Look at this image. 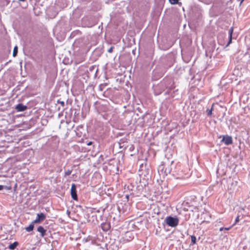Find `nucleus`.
Listing matches in <instances>:
<instances>
[{"mask_svg": "<svg viewBox=\"0 0 250 250\" xmlns=\"http://www.w3.org/2000/svg\"><path fill=\"white\" fill-rule=\"evenodd\" d=\"M179 0H169V2L172 4H176L178 3Z\"/></svg>", "mask_w": 250, "mask_h": 250, "instance_id": "12", "label": "nucleus"}, {"mask_svg": "<svg viewBox=\"0 0 250 250\" xmlns=\"http://www.w3.org/2000/svg\"><path fill=\"white\" fill-rule=\"evenodd\" d=\"M165 221L168 226L175 228L178 226L179 220L177 217L169 216L166 218Z\"/></svg>", "mask_w": 250, "mask_h": 250, "instance_id": "1", "label": "nucleus"}, {"mask_svg": "<svg viewBox=\"0 0 250 250\" xmlns=\"http://www.w3.org/2000/svg\"><path fill=\"white\" fill-rule=\"evenodd\" d=\"M71 195L72 198L74 200H78V197H77V192H76V187L74 184H73L71 185Z\"/></svg>", "mask_w": 250, "mask_h": 250, "instance_id": "3", "label": "nucleus"}, {"mask_svg": "<svg viewBox=\"0 0 250 250\" xmlns=\"http://www.w3.org/2000/svg\"><path fill=\"white\" fill-rule=\"evenodd\" d=\"M239 217H240V216L239 215H238L235 219L234 223L232 225V226H233L234 225H235L237 223H238L239 221Z\"/></svg>", "mask_w": 250, "mask_h": 250, "instance_id": "15", "label": "nucleus"}, {"mask_svg": "<svg viewBox=\"0 0 250 250\" xmlns=\"http://www.w3.org/2000/svg\"><path fill=\"white\" fill-rule=\"evenodd\" d=\"M27 106L23 105L22 104H19L15 106V109L18 112H22L25 111L27 109Z\"/></svg>", "mask_w": 250, "mask_h": 250, "instance_id": "4", "label": "nucleus"}, {"mask_svg": "<svg viewBox=\"0 0 250 250\" xmlns=\"http://www.w3.org/2000/svg\"><path fill=\"white\" fill-rule=\"evenodd\" d=\"M191 241L193 244H195L196 243V238L194 235L191 236Z\"/></svg>", "mask_w": 250, "mask_h": 250, "instance_id": "11", "label": "nucleus"}, {"mask_svg": "<svg viewBox=\"0 0 250 250\" xmlns=\"http://www.w3.org/2000/svg\"><path fill=\"white\" fill-rule=\"evenodd\" d=\"M113 47L112 46H111L108 50V52L109 53H112V51H113Z\"/></svg>", "mask_w": 250, "mask_h": 250, "instance_id": "16", "label": "nucleus"}, {"mask_svg": "<svg viewBox=\"0 0 250 250\" xmlns=\"http://www.w3.org/2000/svg\"><path fill=\"white\" fill-rule=\"evenodd\" d=\"M34 224L35 223H33V222L32 221V222L30 224V225L28 227H26L25 228V230L28 232H30L32 230H33V229H34Z\"/></svg>", "mask_w": 250, "mask_h": 250, "instance_id": "8", "label": "nucleus"}, {"mask_svg": "<svg viewBox=\"0 0 250 250\" xmlns=\"http://www.w3.org/2000/svg\"><path fill=\"white\" fill-rule=\"evenodd\" d=\"M37 231L41 233L42 237H43L45 235L46 230L41 226L38 228Z\"/></svg>", "mask_w": 250, "mask_h": 250, "instance_id": "6", "label": "nucleus"}, {"mask_svg": "<svg viewBox=\"0 0 250 250\" xmlns=\"http://www.w3.org/2000/svg\"><path fill=\"white\" fill-rule=\"evenodd\" d=\"M3 186L0 185V190L3 189Z\"/></svg>", "mask_w": 250, "mask_h": 250, "instance_id": "20", "label": "nucleus"}, {"mask_svg": "<svg viewBox=\"0 0 250 250\" xmlns=\"http://www.w3.org/2000/svg\"><path fill=\"white\" fill-rule=\"evenodd\" d=\"M46 218L45 215L41 212L37 214V218L33 222V223L38 224L43 221Z\"/></svg>", "mask_w": 250, "mask_h": 250, "instance_id": "2", "label": "nucleus"}, {"mask_svg": "<svg viewBox=\"0 0 250 250\" xmlns=\"http://www.w3.org/2000/svg\"><path fill=\"white\" fill-rule=\"evenodd\" d=\"M212 107L210 109H207V112L208 116H211L212 114Z\"/></svg>", "mask_w": 250, "mask_h": 250, "instance_id": "14", "label": "nucleus"}, {"mask_svg": "<svg viewBox=\"0 0 250 250\" xmlns=\"http://www.w3.org/2000/svg\"><path fill=\"white\" fill-rule=\"evenodd\" d=\"M240 209H241V210H244V208H240Z\"/></svg>", "mask_w": 250, "mask_h": 250, "instance_id": "23", "label": "nucleus"}, {"mask_svg": "<svg viewBox=\"0 0 250 250\" xmlns=\"http://www.w3.org/2000/svg\"><path fill=\"white\" fill-rule=\"evenodd\" d=\"M92 143L91 142H89L87 144V145H88V146H90V145H91L92 144Z\"/></svg>", "mask_w": 250, "mask_h": 250, "instance_id": "22", "label": "nucleus"}, {"mask_svg": "<svg viewBox=\"0 0 250 250\" xmlns=\"http://www.w3.org/2000/svg\"><path fill=\"white\" fill-rule=\"evenodd\" d=\"M71 172H72V170H69V169L67 170L65 172L64 176L66 177L67 176H68V175H70Z\"/></svg>", "mask_w": 250, "mask_h": 250, "instance_id": "13", "label": "nucleus"}, {"mask_svg": "<svg viewBox=\"0 0 250 250\" xmlns=\"http://www.w3.org/2000/svg\"><path fill=\"white\" fill-rule=\"evenodd\" d=\"M20 1H24L25 0H19Z\"/></svg>", "mask_w": 250, "mask_h": 250, "instance_id": "24", "label": "nucleus"}, {"mask_svg": "<svg viewBox=\"0 0 250 250\" xmlns=\"http://www.w3.org/2000/svg\"><path fill=\"white\" fill-rule=\"evenodd\" d=\"M244 0H242L241 1V3H242L243 1Z\"/></svg>", "mask_w": 250, "mask_h": 250, "instance_id": "25", "label": "nucleus"}, {"mask_svg": "<svg viewBox=\"0 0 250 250\" xmlns=\"http://www.w3.org/2000/svg\"><path fill=\"white\" fill-rule=\"evenodd\" d=\"M226 145H229L232 144V138L230 136H227L224 137L222 140Z\"/></svg>", "mask_w": 250, "mask_h": 250, "instance_id": "5", "label": "nucleus"}, {"mask_svg": "<svg viewBox=\"0 0 250 250\" xmlns=\"http://www.w3.org/2000/svg\"><path fill=\"white\" fill-rule=\"evenodd\" d=\"M163 165H161V166H160L159 167V169H163Z\"/></svg>", "mask_w": 250, "mask_h": 250, "instance_id": "18", "label": "nucleus"}, {"mask_svg": "<svg viewBox=\"0 0 250 250\" xmlns=\"http://www.w3.org/2000/svg\"><path fill=\"white\" fill-rule=\"evenodd\" d=\"M18 245V243L17 242H15L14 243L9 245L8 248L10 250H13L17 247Z\"/></svg>", "mask_w": 250, "mask_h": 250, "instance_id": "9", "label": "nucleus"}, {"mask_svg": "<svg viewBox=\"0 0 250 250\" xmlns=\"http://www.w3.org/2000/svg\"><path fill=\"white\" fill-rule=\"evenodd\" d=\"M224 229V228L222 227V228H220V231H222Z\"/></svg>", "mask_w": 250, "mask_h": 250, "instance_id": "21", "label": "nucleus"}, {"mask_svg": "<svg viewBox=\"0 0 250 250\" xmlns=\"http://www.w3.org/2000/svg\"><path fill=\"white\" fill-rule=\"evenodd\" d=\"M233 31V28L232 27H231L229 30V42H228V45H229L231 42L232 35Z\"/></svg>", "mask_w": 250, "mask_h": 250, "instance_id": "7", "label": "nucleus"}, {"mask_svg": "<svg viewBox=\"0 0 250 250\" xmlns=\"http://www.w3.org/2000/svg\"><path fill=\"white\" fill-rule=\"evenodd\" d=\"M17 53H18V47L15 46L14 48L13 52V57H16L17 55Z\"/></svg>", "mask_w": 250, "mask_h": 250, "instance_id": "10", "label": "nucleus"}, {"mask_svg": "<svg viewBox=\"0 0 250 250\" xmlns=\"http://www.w3.org/2000/svg\"><path fill=\"white\" fill-rule=\"evenodd\" d=\"M231 228V227H230L229 228H224V229L225 230H229Z\"/></svg>", "mask_w": 250, "mask_h": 250, "instance_id": "19", "label": "nucleus"}, {"mask_svg": "<svg viewBox=\"0 0 250 250\" xmlns=\"http://www.w3.org/2000/svg\"><path fill=\"white\" fill-rule=\"evenodd\" d=\"M59 103H60L63 106L64 105V102L63 101L59 102Z\"/></svg>", "mask_w": 250, "mask_h": 250, "instance_id": "17", "label": "nucleus"}]
</instances>
